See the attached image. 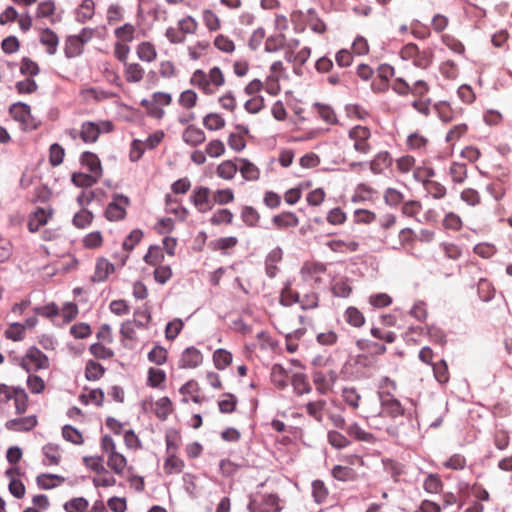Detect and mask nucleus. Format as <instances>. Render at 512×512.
Returning a JSON list of instances; mask_svg holds the SVG:
<instances>
[{
  "label": "nucleus",
  "instance_id": "nucleus-58",
  "mask_svg": "<svg viewBox=\"0 0 512 512\" xmlns=\"http://www.w3.org/2000/svg\"><path fill=\"white\" fill-rule=\"evenodd\" d=\"M348 137L351 140H354V143L368 141L371 137V132L366 126L356 125L349 130Z\"/></svg>",
  "mask_w": 512,
  "mask_h": 512
},
{
  "label": "nucleus",
  "instance_id": "nucleus-13",
  "mask_svg": "<svg viewBox=\"0 0 512 512\" xmlns=\"http://www.w3.org/2000/svg\"><path fill=\"white\" fill-rule=\"evenodd\" d=\"M182 138L186 144L196 147L205 141L206 136L202 129L195 127L194 125H189L184 130Z\"/></svg>",
  "mask_w": 512,
  "mask_h": 512
},
{
  "label": "nucleus",
  "instance_id": "nucleus-52",
  "mask_svg": "<svg viewBox=\"0 0 512 512\" xmlns=\"http://www.w3.org/2000/svg\"><path fill=\"white\" fill-rule=\"evenodd\" d=\"M147 358L150 362L155 363L156 365H163L167 361V351L160 344H156L147 355Z\"/></svg>",
  "mask_w": 512,
  "mask_h": 512
},
{
  "label": "nucleus",
  "instance_id": "nucleus-34",
  "mask_svg": "<svg viewBox=\"0 0 512 512\" xmlns=\"http://www.w3.org/2000/svg\"><path fill=\"white\" fill-rule=\"evenodd\" d=\"M232 354L223 348L216 349L213 353V362L218 370H224L232 362Z\"/></svg>",
  "mask_w": 512,
  "mask_h": 512
},
{
  "label": "nucleus",
  "instance_id": "nucleus-7",
  "mask_svg": "<svg viewBox=\"0 0 512 512\" xmlns=\"http://www.w3.org/2000/svg\"><path fill=\"white\" fill-rule=\"evenodd\" d=\"M37 418L30 415L21 418H13L5 423V428L15 432H28L37 426Z\"/></svg>",
  "mask_w": 512,
  "mask_h": 512
},
{
  "label": "nucleus",
  "instance_id": "nucleus-16",
  "mask_svg": "<svg viewBox=\"0 0 512 512\" xmlns=\"http://www.w3.org/2000/svg\"><path fill=\"white\" fill-rule=\"evenodd\" d=\"M39 41L42 45L47 46V53L49 55H54L57 52L59 37L52 29L44 28Z\"/></svg>",
  "mask_w": 512,
  "mask_h": 512
},
{
  "label": "nucleus",
  "instance_id": "nucleus-4",
  "mask_svg": "<svg viewBox=\"0 0 512 512\" xmlns=\"http://www.w3.org/2000/svg\"><path fill=\"white\" fill-rule=\"evenodd\" d=\"M289 285H290V282H287L285 288L281 292V297H280L279 303L282 306L288 307L295 303H300V307L302 310L313 309L318 306V301H317L316 297L313 300V302H311V303H306L304 301H300L299 293L297 291L289 290L288 289Z\"/></svg>",
  "mask_w": 512,
  "mask_h": 512
},
{
  "label": "nucleus",
  "instance_id": "nucleus-36",
  "mask_svg": "<svg viewBox=\"0 0 512 512\" xmlns=\"http://www.w3.org/2000/svg\"><path fill=\"white\" fill-rule=\"evenodd\" d=\"M286 37L283 33L270 35L265 42V52L274 53L284 48Z\"/></svg>",
  "mask_w": 512,
  "mask_h": 512
},
{
  "label": "nucleus",
  "instance_id": "nucleus-10",
  "mask_svg": "<svg viewBox=\"0 0 512 512\" xmlns=\"http://www.w3.org/2000/svg\"><path fill=\"white\" fill-rule=\"evenodd\" d=\"M272 223L277 229L293 228L298 226L299 218L294 212L284 211L281 214L274 215Z\"/></svg>",
  "mask_w": 512,
  "mask_h": 512
},
{
  "label": "nucleus",
  "instance_id": "nucleus-59",
  "mask_svg": "<svg viewBox=\"0 0 512 512\" xmlns=\"http://www.w3.org/2000/svg\"><path fill=\"white\" fill-rule=\"evenodd\" d=\"M143 238V231L141 229H133L125 238L122 243V248L125 251L131 252L135 246L141 241Z\"/></svg>",
  "mask_w": 512,
  "mask_h": 512
},
{
  "label": "nucleus",
  "instance_id": "nucleus-29",
  "mask_svg": "<svg viewBox=\"0 0 512 512\" xmlns=\"http://www.w3.org/2000/svg\"><path fill=\"white\" fill-rule=\"evenodd\" d=\"M293 390L297 395H303L309 393L312 388L307 380V376L304 373H295L291 380Z\"/></svg>",
  "mask_w": 512,
  "mask_h": 512
},
{
  "label": "nucleus",
  "instance_id": "nucleus-18",
  "mask_svg": "<svg viewBox=\"0 0 512 512\" xmlns=\"http://www.w3.org/2000/svg\"><path fill=\"white\" fill-rule=\"evenodd\" d=\"M167 376L163 369L150 367L148 369L147 385L151 388L165 389Z\"/></svg>",
  "mask_w": 512,
  "mask_h": 512
},
{
  "label": "nucleus",
  "instance_id": "nucleus-27",
  "mask_svg": "<svg viewBox=\"0 0 512 512\" xmlns=\"http://www.w3.org/2000/svg\"><path fill=\"white\" fill-rule=\"evenodd\" d=\"M238 170L239 168L233 160H225L218 165L216 173L222 179L231 180Z\"/></svg>",
  "mask_w": 512,
  "mask_h": 512
},
{
  "label": "nucleus",
  "instance_id": "nucleus-22",
  "mask_svg": "<svg viewBox=\"0 0 512 512\" xmlns=\"http://www.w3.org/2000/svg\"><path fill=\"white\" fill-rule=\"evenodd\" d=\"M356 347L361 351H370L371 356L382 355L387 350L384 344H380L369 339H358L356 341Z\"/></svg>",
  "mask_w": 512,
  "mask_h": 512
},
{
  "label": "nucleus",
  "instance_id": "nucleus-57",
  "mask_svg": "<svg viewBox=\"0 0 512 512\" xmlns=\"http://www.w3.org/2000/svg\"><path fill=\"white\" fill-rule=\"evenodd\" d=\"M65 150L59 143H53L49 148V163L56 167L63 163Z\"/></svg>",
  "mask_w": 512,
  "mask_h": 512
},
{
  "label": "nucleus",
  "instance_id": "nucleus-43",
  "mask_svg": "<svg viewBox=\"0 0 512 512\" xmlns=\"http://www.w3.org/2000/svg\"><path fill=\"white\" fill-rule=\"evenodd\" d=\"M241 219L248 227H257L260 214L254 207L246 205L241 210Z\"/></svg>",
  "mask_w": 512,
  "mask_h": 512
},
{
  "label": "nucleus",
  "instance_id": "nucleus-6",
  "mask_svg": "<svg viewBox=\"0 0 512 512\" xmlns=\"http://www.w3.org/2000/svg\"><path fill=\"white\" fill-rule=\"evenodd\" d=\"M210 189L205 186L196 187L190 195V201L195 205L199 212L205 213L212 209L210 203Z\"/></svg>",
  "mask_w": 512,
  "mask_h": 512
},
{
  "label": "nucleus",
  "instance_id": "nucleus-31",
  "mask_svg": "<svg viewBox=\"0 0 512 512\" xmlns=\"http://www.w3.org/2000/svg\"><path fill=\"white\" fill-rule=\"evenodd\" d=\"M313 107L317 109L320 118L330 125L338 123V119L333 108L327 104L315 102Z\"/></svg>",
  "mask_w": 512,
  "mask_h": 512
},
{
  "label": "nucleus",
  "instance_id": "nucleus-56",
  "mask_svg": "<svg viewBox=\"0 0 512 512\" xmlns=\"http://www.w3.org/2000/svg\"><path fill=\"white\" fill-rule=\"evenodd\" d=\"M327 267L322 262H305L301 268V274L303 277H310L314 274H324Z\"/></svg>",
  "mask_w": 512,
  "mask_h": 512
},
{
  "label": "nucleus",
  "instance_id": "nucleus-30",
  "mask_svg": "<svg viewBox=\"0 0 512 512\" xmlns=\"http://www.w3.org/2000/svg\"><path fill=\"white\" fill-rule=\"evenodd\" d=\"M62 437L67 442L74 445H82L84 443L83 434L76 427L66 424L62 427Z\"/></svg>",
  "mask_w": 512,
  "mask_h": 512
},
{
  "label": "nucleus",
  "instance_id": "nucleus-44",
  "mask_svg": "<svg viewBox=\"0 0 512 512\" xmlns=\"http://www.w3.org/2000/svg\"><path fill=\"white\" fill-rule=\"evenodd\" d=\"M151 319V311L147 304H145V308L135 309L133 321L138 328L146 329Z\"/></svg>",
  "mask_w": 512,
  "mask_h": 512
},
{
  "label": "nucleus",
  "instance_id": "nucleus-55",
  "mask_svg": "<svg viewBox=\"0 0 512 512\" xmlns=\"http://www.w3.org/2000/svg\"><path fill=\"white\" fill-rule=\"evenodd\" d=\"M89 352L98 359L107 360L114 356V351L111 348L104 346L100 342L90 345Z\"/></svg>",
  "mask_w": 512,
  "mask_h": 512
},
{
  "label": "nucleus",
  "instance_id": "nucleus-45",
  "mask_svg": "<svg viewBox=\"0 0 512 512\" xmlns=\"http://www.w3.org/2000/svg\"><path fill=\"white\" fill-rule=\"evenodd\" d=\"M93 218V213L90 210L83 208L79 212L75 213L72 223L75 227L84 229L92 223Z\"/></svg>",
  "mask_w": 512,
  "mask_h": 512
},
{
  "label": "nucleus",
  "instance_id": "nucleus-64",
  "mask_svg": "<svg viewBox=\"0 0 512 512\" xmlns=\"http://www.w3.org/2000/svg\"><path fill=\"white\" fill-rule=\"evenodd\" d=\"M280 498L277 494H267L263 496L262 508L266 509L265 512H281L282 507L279 506Z\"/></svg>",
  "mask_w": 512,
  "mask_h": 512
},
{
  "label": "nucleus",
  "instance_id": "nucleus-54",
  "mask_svg": "<svg viewBox=\"0 0 512 512\" xmlns=\"http://www.w3.org/2000/svg\"><path fill=\"white\" fill-rule=\"evenodd\" d=\"M238 243V239L235 236L221 237L217 240L211 241L209 246L212 250L217 251H225L227 249L233 248Z\"/></svg>",
  "mask_w": 512,
  "mask_h": 512
},
{
  "label": "nucleus",
  "instance_id": "nucleus-38",
  "mask_svg": "<svg viewBox=\"0 0 512 512\" xmlns=\"http://www.w3.org/2000/svg\"><path fill=\"white\" fill-rule=\"evenodd\" d=\"M225 124V119L218 113H208L203 117V125L210 131L220 130Z\"/></svg>",
  "mask_w": 512,
  "mask_h": 512
},
{
  "label": "nucleus",
  "instance_id": "nucleus-47",
  "mask_svg": "<svg viewBox=\"0 0 512 512\" xmlns=\"http://www.w3.org/2000/svg\"><path fill=\"white\" fill-rule=\"evenodd\" d=\"M83 463L88 469L96 472L97 474L108 473V470L103 465V456H84Z\"/></svg>",
  "mask_w": 512,
  "mask_h": 512
},
{
  "label": "nucleus",
  "instance_id": "nucleus-40",
  "mask_svg": "<svg viewBox=\"0 0 512 512\" xmlns=\"http://www.w3.org/2000/svg\"><path fill=\"white\" fill-rule=\"evenodd\" d=\"M423 488L427 493L436 494L443 488V482L436 473H430L423 482Z\"/></svg>",
  "mask_w": 512,
  "mask_h": 512
},
{
  "label": "nucleus",
  "instance_id": "nucleus-62",
  "mask_svg": "<svg viewBox=\"0 0 512 512\" xmlns=\"http://www.w3.org/2000/svg\"><path fill=\"white\" fill-rule=\"evenodd\" d=\"M450 174L454 183H463L467 177L466 164L453 162L450 166Z\"/></svg>",
  "mask_w": 512,
  "mask_h": 512
},
{
  "label": "nucleus",
  "instance_id": "nucleus-14",
  "mask_svg": "<svg viewBox=\"0 0 512 512\" xmlns=\"http://www.w3.org/2000/svg\"><path fill=\"white\" fill-rule=\"evenodd\" d=\"M235 161H239L242 164L241 167L239 168V171L245 180L256 181L259 179L260 170L250 160L246 158L236 157Z\"/></svg>",
  "mask_w": 512,
  "mask_h": 512
},
{
  "label": "nucleus",
  "instance_id": "nucleus-63",
  "mask_svg": "<svg viewBox=\"0 0 512 512\" xmlns=\"http://www.w3.org/2000/svg\"><path fill=\"white\" fill-rule=\"evenodd\" d=\"M233 213L227 209L222 208L218 209L213 216L210 218V222L212 225H221L223 223L225 224H231L233 221Z\"/></svg>",
  "mask_w": 512,
  "mask_h": 512
},
{
  "label": "nucleus",
  "instance_id": "nucleus-15",
  "mask_svg": "<svg viewBox=\"0 0 512 512\" xmlns=\"http://www.w3.org/2000/svg\"><path fill=\"white\" fill-rule=\"evenodd\" d=\"M99 181L97 175L84 172H73L71 174V183L78 188H90Z\"/></svg>",
  "mask_w": 512,
  "mask_h": 512
},
{
  "label": "nucleus",
  "instance_id": "nucleus-51",
  "mask_svg": "<svg viewBox=\"0 0 512 512\" xmlns=\"http://www.w3.org/2000/svg\"><path fill=\"white\" fill-rule=\"evenodd\" d=\"M346 321L354 327H361L365 323V317L356 307L350 306L345 311Z\"/></svg>",
  "mask_w": 512,
  "mask_h": 512
},
{
  "label": "nucleus",
  "instance_id": "nucleus-41",
  "mask_svg": "<svg viewBox=\"0 0 512 512\" xmlns=\"http://www.w3.org/2000/svg\"><path fill=\"white\" fill-rule=\"evenodd\" d=\"M331 474L333 478L341 482L353 481L355 478V471L348 466L335 465L331 470Z\"/></svg>",
  "mask_w": 512,
  "mask_h": 512
},
{
  "label": "nucleus",
  "instance_id": "nucleus-60",
  "mask_svg": "<svg viewBox=\"0 0 512 512\" xmlns=\"http://www.w3.org/2000/svg\"><path fill=\"white\" fill-rule=\"evenodd\" d=\"M4 335L12 341H21L25 336V326L19 322H14L5 330Z\"/></svg>",
  "mask_w": 512,
  "mask_h": 512
},
{
  "label": "nucleus",
  "instance_id": "nucleus-21",
  "mask_svg": "<svg viewBox=\"0 0 512 512\" xmlns=\"http://www.w3.org/2000/svg\"><path fill=\"white\" fill-rule=\"evenodd\" d=\"M107 466L117 475L123 474V471L125 467L127 466V459L126 457L116 451L113 453H109L108 460H107Z\"/></svg>",
  "mask_w": 512,
  "mask_h": 512
},
{
  "label": "nucleus",
  "instance_id": "nucleus-9",
  "mask_svg": "<svg viewBox=\"0 0 512 512\" xmlns=\"http://www.w3.org/2000/svg\"><path fill=\"white\" fill-rule=\"evenodd\" d=\"M114 271V264L109 262L106 258L100 257L96 261L95 272L91 277V281L94 283L104 282L105 280H107L108 276Z\"/></svg>",
  "mask_w": 512,
  "mask_h": 512
},
{
  "label": "nucleus",
  "instance_id": "nucleus-24",
  "mask_svg": "<svg viewBox=\"0 0 512 512\" xmlns=\"http://www.w3.org/2000/svg\"><path fill=\"white\" fill-rule=\"evenodd\" d=\"M190 84L193 86H197L207 95L213 93V91L210 88V82L207 79V75L202 69H197L194 71L192 77L190 78Z\"/></svg>",
  "mask_w": 512,
  "mask_h": 512
},
{
  "label": "nucleus",
  "instance_id": "nucleus-39",
  "mask_svg": "<svg viewBox=\"0 0 512 512\" xmlns=\"http://www.w3.org/2000/svg\"><path fill=\"white\" fill-rule=\"evenodd\" d=\"M124 65L127 82L137 83L142 80L144 70L138 63H125Z\"/></svg>",
  "mask_w": 512,
  "mask_h": 512
},
{
  "label": "nucleus",
  "instance_id": "nucleus-19",
  "mask_svg": "<svg viewBox=\"0 0 512 512\" xmlns=\"http://www.w3.org/2000/svg\"><path fill=\"white\" fill-rule=\"evenodd\" d=\"M105 372H106V369L101 363H99L93 359H89L86 362L85 373H84L86 380L97 381L104 376Z\"/></svg>",
  "mask_w": 512,
  "mask_h": 512
},
{
  "label": "nucleus",
  "instance_id": "nucleus-61",
  "mask_svg": "<svg viewBox=\"0 0 512 512\" xmlns=\"http://www.w3.org/2000/svg\"><path fill=\"white\" fill-rule=\"evenodd\" d=\"M184 322L180 318L169 321L165 327V337L167 340H174L182 331Z\"/></svg>",
  "mask_w": 512,
  "mask_h": 512
},
{
  "label": "nucleus",
  "instance_id": "nucleus-5",
  "mask_svg": "<svg viewBox=\"0 0 512 512\" xmlns=\"http://www.w3.org/2000/svg\"><path fill=\"white\" fill-rule=\"evenodd\" d=\"M203 362V355L199 349L189 346L181 354L178 367L180 369H194Z\"/></svg>",
  "mask_w": 512,
  "mask_h": 512
},
{
  "label": "nucleus",
  "instance_id": "nucleus-35",
  "mask_svg": "<svg viewBox=\"0 0 512 512\" xmlns=\"http://www.w3.org/2000/svg\"><path fill=\"white\" fill-rule=\"evenodd\" d=\"M172 410V401L168 396L161 397L156 401V409L154 412L158 419L165 421Z\"/></svg>",
  "mask_w": 512,
  "mask_h": 512
},
{
  "label": "nucleus",
  "instance_id": "nucleus-11",
  "mask_svg": "<svg viewBox=\"0 0 512 512\" xmlns=\"http://www.w3.org/2000/svg\"><path fill=\"white\" fill-rule=\"evenodd\" d=\"M9 112L15 121L30 125L28 118L31 117V107L27 103L21 101L13 103L9 108Z\"/></svg>",
  "mask_w": 512,
  "mask_h": 512
},
{
  "label": "nucleus",
  "instance_id": "nucleus-20",
  "mask_svg": "<svg viewBox=\"0 0 512 512\" xmlns=\"http://www.w3.org/2000/svg\"><path fill=\"white\" fill-rule=\"evenodd\" d=\"M83 46L81 40L79 41L73 35L67 36L64 46V54L67 59H72L80 56L83 53Z\"/></svg>",
  "mask_w": 512,
  "mask_h": 512
},
{
  "label": "nucleus",
  "instance_id": "nucleus-3",
  "mask_svg": "<svg viewBox=\"0 0 512 512\" xmlns=\"http://www.w3.org/2000/svg\"><path fill=\"white\" fill-rule=\"evenodd\" d=\"M380 405L386 415L395 419L403 416L405 409L401 402L395 398L391 391L378 392Z\"/></svg>",
  "mask_w": 512,
  "mask_h": 512
},
{
  "label": "nucleus",
  "instance_id": "nucleus-28",
  "mask_svg": "<svg viewBox=\"0 0 512 512\" xmlns=\"http://www.w3.org/2000/svg\"><path fill=\"white\" fill-rule=\"evenodd\" d=\"M477 293L481 301L490 302L495 296V288L487 279L481 278L477 285Z\"/></svg>",
  "mask_w": 512,
  "mask_h": 512
},
{
  "label": "nucleus",
  "instance_id": "nucleus-48",
  "mask_svg": "<svg viewBox=\"0 0 512 512\" xmlns=\"http://www.w3.org/2000/svg\"><path fill=\"white\" fill-rule=\"evenodd\" d=\"M307 14L309 16L308 22L310 29L317 34H323L327 27L323 20L318 16L316 10L314 8H309L307 10Z\"/></svg>",
  "mask_w": 512,
  "mask_h": 512
},
{
  "label": "nucleus",
  "instance_id": "nucleus-8",
  "mask_svg": "<svg viewBox=\"0 0 512 512\" xmlns=\"http://www.w3.org/2000/svg\"><path fill=\"white\" fill-rule=\"evenodd\" d=\"M80 164L84 167H87L90 174L97 175V178L100 179L102 176V164L99 157L95 153L91 151H84L80 156Z\"/></svg>",
  "mask_w": 512,
  "mask_h": 512
},
{
  "label": "nucleus",
  "instance_id": "nucleus-46",
  "mask_svg": "<svg viewBox=\"0 0 512 512\" xmlns=\"http://www.w3.org/2000/svg\"><path fill=\"white\" fill-rule=\"evenodd\" d=\"M328 443L337 450L344 449L351 444V441L338 431L331 430L327 434Z\"/></svg>",
  "mask_w": 512,
  "mask_h": 512
},
{
  "label": "nucleus",
  "instance_id": "nucleus-37",
  "mask_svg": "<svg viewBox=\"0 0 512 512\" xmlns=\"http://www.w3.org/2000/svg\"><path fill=\"white\" fill-rule=\"evenodd\" d=\"M137 55L141 61L152 62L156 59L155 46L150 42H141L137 47Z\"/></svg>",
  "mask_w": 512,
  "mask_h": 512
},
{
  "label": "nucleus",
  "instance_id": "nucleus-12",
  "mask_svg": "<svg viewBox=\"0 0 512 512\" xmlns=\"http://www.w3.org/2000/svg\"><path fill=\"white\" fill-rule=\"evenodd\" d=\"M101 130L97 123L85 121L82 123L80 138L84 143H94L98 140Z\"/></svg>",
  "mask_w": 512,
  "mask_h": 512
},
{
  "label": "nucleus",
  "instance_id": "nucleus-1",
  "mask_svg": "<svg viewBox=\"0 0 512 512\" xmlns=\"http://www.w3.org/2000/svg\"><path fill=\"white\" fill-rule=\"evenodd\" d=\"M18 365L27 373L49 368V358L35 345L30 346Z\"/></svg>",
  "mask_w": 512,
  "mask_h": 512
},
{
  "label": "nucleus",
  "instance_id": "nucleus-53",
  "mask_svg": "<svg viewBox=\"0 0 512 512\" xmlns=\"http://www.w3.org/2000/svg\"><path fill=\"white\" fill-rule=\"evenodd\" d=\"M352 293V287L348 278L340 279L332 286V294L335 297L347 298Z\"/></svg>",
  "mask_w": 512,
  "mask_h": 512
},
{
  "label": "nucleus",
  "instance_id": "nucleus-23",
  "mask_svg": "<svg viewBox=\"0 0 512 512\" xmlns=\"http://www.w3.org/2000/svg\"><path fill=\"white\" fill-rule=\"evenodd\" d=\"M346 432L349 436L358 441L373 443L375 440V436L372 433L363 430L356 422L347 426Z\"/></svg>",
  "mask_w": 512,
  "mask_h": 512
},
{
  "label": "nucleus",
  "instance_id": "nucleus-50",
  "mask_svg": "<svg viewBox=\"0 0 512 512\" xmlns=\"http://www.w3.org/2000/svg\"><path fill=\"white\" fill-rule=\"evenodd\" d=\"M89 506L85 497H75L65 502L63 508L66 512H84Z\"/></svg>",
  "mask_w": 512,
  "mask_h": 512
},
{
  "label": "nucleus",
  "instance_id": "nucleus-49",
  "mask_svg": "<svg viewBox=\"0 0 512 512\" xmlns=\"http://www.w3.org/2000/svg\"><path fill=\"white\" fill-rule=\"evenodd\" d=\"M226 399L220 400L218 402L219 411L223 414H231L236 410V406L238 403L237 397L233 393H224L223 394Z\"/></svg>",
  "mask_w": 512,
  "mask_h": 512
},
{
  "label": "nucleus",
  "instance_id": "nucleus-25",
  "mask_svg": "<svg viewBox=\"0 0 512 512\" xmlns=\"http://www.w3.org/2000/svg\"><path fill=\"white\" fill-rule=\"evenodd\" d=\"M287 377L288 373L281 364L273 365L271 372V380L277 388L284 389L287 387Z\"/></svg>",
  "mask_w": 512,
  "mask_h": 512
},
{
  "label": "nucleus",
  "instance_id": "nucleus-26",
  "mask_svg": "<svg viewBox=\"0 0 512 512\" xmlns=\"http://www.w3.org/2000/svg\"><path fill=\"white\" fill-rule=\"evenodd\" d=\"M164 253L157 244L150 245L147 253L144 255L143 260L150 266L160 265L164 261Z\"/></svg>",
  "mask_w": 512,
  "mask_h": 512
},
{
  "label": "nucleus",
  "instance_id": "nucleus-2",
  "mask_svg": "<svg viewBox=\"0 0 512 512\" xmlns=\"http://www.w3.org/2000/svg\"><path fill=\"white\" fill-rule=\"evenodd\" d=\"M130 205L128 196L120 193L113 194V201L110 202L104 212V216L108 221H121L125 219L127 212L126 207Z\"/></svg>",
  "mask_w": 512,
  "mask_h": 512
},
{
  "label": "nucleus",
  "instance_id": "nucleus-32",
  "mask_svg": "<svg viewBox=\"0 0 512 512\" xmlns=\"http://www.w3.org/2000/svg\"><path fill=\"white\" fill-rule=\"evenodd\" d=\"M94 1L93 0H82L80 9L76 12V20L79 23H86L94 15Z\"/></svg>",
  "mask_w": 512,
  "mask_h": 512
},
{
  "label": "nucleus",
  "instance_id": "nucleus-17",
  "mask_svg": "<svg viewBox=\"0 0 512 512\" xmlns=\"http://www.w3.org/2000/svg\"><path fill=\"white\" fill-rule=\"evenodd\" d=\"M370 169L374 174H380L385 168L392 164V158L387 151H380L373 160L369 162Z\"/></svg>",
  "mask_w": 512,
  "mask_h": 512
},
{
  "label": "nucleus",
  "instance_id": "nucleus-33",
  "mask_svg": "<svg viewBox=\"0 0 512 512\" xmlns=\"http://www.w3.org/2000/svg\"><path fill=\"white\" fill-rule=\"evenodd\" d=\"M312 497L315 503L322 504L326 501L329 491L324 482L320 479L313 480L311 483Z\"/></svg>",
  "mask_w": 512,
  "mask_h": 512
},
{
  "label": "nucleus",
  "instance_id": "nucleus-42",
  "mask_svg": "<svg viewBox=\"0 0 512 512\" xmlns=\"http://www.w3.org/2000/svg\"><path fill=\"white\" fill-rule=\"evenodd\" d=\"M433 374L436 381L440 384H446L449 381L448 365L444 359L432 364Z\"/></svg>",
  "mask_w": 512,
  "mask_h": 512
}]
</instances>
